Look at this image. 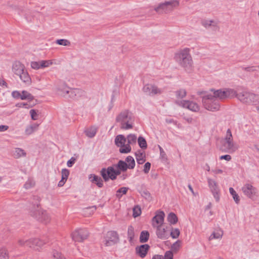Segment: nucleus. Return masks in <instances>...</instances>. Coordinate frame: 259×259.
Instances as JSON below:
<instances>
[{
  "instance_id": "obj_37",
  "label": "nucleus",
  "mask_w": 259,
  "mask_h": 259,
  "mask_svg": "<svg viewBox=\"0 0 259 259\" xmlns=\"http://www.w3.org/2000/svg\"><path fill=\"white\" fill-rule=\"evenodd\" d=\"M249 104H256L259 102V95L254 93H250L249 95Z\"/></svg>"
},
{
  "instance_id": "obj_23",
  "label": "nucleus",
  "mask_w": 259,
  "mask_h": 259,
  "mask_svg": "<svg viewBox=\"0 0 259 259\" xmlns=\"http://www.w3.org/2000/svg\"><path fill=\"white\" fill-rule=\"evenodd\" d=\"M203 25L205 28H211L214 31H218L220 29L218 23L213 20L205 21L203 23Z\"/></svg>"
},
{
  "instance_id": "obj_53",
  "label": "nucleus",
  "mask_w": 259,
  "mask_h": 259,
  "mask_svg": "<svg viewBox=\"0 0 259 259\" xmlns=\"http://www.w3.org/2000/svg\"><path fill=\"white\" fill-rule=\"evenodd\" d=\"M173 257L174 254L172 251L168 250L165 252L163 259H173Z\"/></svg>"
},
{
  "instance_id": "obj_18",
  "label": "nucleus",
  "mask_w": 259,
  "mask_h": 259,
  "mask_svg": "<svg viewBox=\"0 0 259 259\" xmlns=\"http://www.w3.org/2000/svg\"><path fill=\"white\" fill-rule=\"evenodd\" d=\"M208 183L214 198L217 201H219L220 199L219 194V190L217 183L214 180L210 179H208Z\"/></svg>"
},
{
  "instance_id": "obj_12",
  "label": "nucleus",
  "mask_w": 259,
  "mask_h": 259,
  "mask_svg": "<svg viewBox=\"0 0 259 259\" xmlns=\"http://www.w3.org/2000/svg\"><path fill=\"white\" fill-rule=\"evenodd\" d=\"M165 214L163 211H157L155 215L152 219L151 224L153 228L164 224Z\"/></svg>"
},
{
  "instance_id": "obj_55",
  "label": "nucleus",
  "mask_w": 259,
  "mask_h": 259,
  "mask_svg": "<svg viewBox=\"0 0 259 259\" xmlns=\"http://www.w3.org/2000/svg\"><path fill=\"white\" fill-rule=\"evenodd\" d=\"M53 256L55 259H65L64 256L61 253L56 251H54Z\"/></svg>"
},
{
  "instance_id": "obj_54",
  "label": "nucleus",
  "mask_w": 259,
  "mask_h": 259,
  "mask_svg": "<svg viewBox=\"0 0 259 259\" xmlns=\"http://www.w3.org/2000/svg\"><path fill=\"white\" fill-rule=\"evenodd\" d=\"M29 112L32 119L35 120L38 119V114L34 109H31Z\"/></svg>"
},
{
  "instance_id": "obj_34",
  "label": "nucleus",
  "mask_w": 259,
  "mask_h": 259,
  "mask_svg": "<svg viewBox=\"0 0 259 259\" xmlns=\"http://www.w3.org/2000/svg\"><path fill=\"white\" fill-rule=\"evenodd\" d=\"M135 236L134 228L133 226H130L127 230V238L130 243H133V239Z\"/></svg>"
},
{
  "instance_id": "obj_24",
  "label": "nucleus",
  "mask_w": 259,
  "mask_h": 259,
  "mask_svg": "<svg viewBox=\"0 0 259 259\" xmlns=\"http://www.w3.org/2000/svg\"><path fill=\"white\" fill-rule=\"evenodd\" d=\"M69 175V171L66 169L64 168L62 169L61 171V175H62V178L61 180L59 182L58 184V186L59 187H62L65 183H66L68 177Z\"/></svg>"
},
{
  "instance_id": "obj_5",
  "label": "nucleus",
  "mask_w": 259,
  "mask_h": 259,
  "mask_svg": "<svg viewBox=\"0 0 259 259\" xmlns=\"http://www.w3.org/2000/svg\"><path fill=\"white\" fill-rule=\"evenodd\" d=\"M210 92L207 95H211L214 100H223L228 98L234 97L236 95V92L232 89L214 90L211 89Z\"/></svg>"
},
{
  "instance_id": "obj_19",
  "label": "nucleus",
  "mask_w": 259,
  "mask_h": 259,
  "mask_svg": "<svg viewBox=\"0 0 259 259\" xmlns=\"http://www.w3.org/2000/svg\"><path fill=\"white\" fill-rule=\"evenodd\" d=\"M150 249V246L147 244H145L138 246L136 247V254L140 257L144 258L147 254Z\"/></svg>"
},
{
  "instance_id": "obj_6",
  "label": "nucleus",
  "mask_w": 259,
  "mask_h": 259,
  "mask_svg": "<svg viewBox=\"0 0 259 259\" xmlns=\"http://www.w3.org/2000/svg\"><path fill=\"white\" fill-rule=\"evenodd\" d=\"M116 121L120 124V128L128 130L133 128L131 114L128 110L121 111L116 117Z\"/></svg>"
},
{
  "instance_id": "obj_33",
  "label": "nucleus",
  "mask_w": 259,
  "mask_h": 259,
  "mask_svg": "<svg viewBox=\"0 0 259 259\" xmlns=\"http://www.w3.org/2000/svg\"><path fill=\"white\" fill-rule=\"evenodd\" d=\"M175 95L177 99H182L187 95V92L185 89H181L175 92Z\"/></svg>"
},
{
  "instance_id": "obj_39",
  "label": "nucleus",
  "mask_w": 259,
  "mask_h": 259,
  "mask_svg": "<svg viewBox=\"0 0 259 259\" xmlns=\"http://www.w3.org/2000/svg\"><path fill=\"white\" fill-rule=\"evenodd\" d=\"M0 259H9L8 250L4 247H0Z\"/></svg>"
},
{
  "instance_id": "obj_45",
  "label": "nucleus",
  "mask_w": 259,
  "mask_h": 259,
  "mask_svg": "<svg viewBox=\"0 0 259 259\" xmlns=\"http://www.w3.org/2000/svg\"><path fill=\"white\" fill-rule=\"evenodd\" d=\"M141 196L148 201L152 200V197L150 193L147 190L143 191L141 193Z\"/></svg>"
},
{
  "instance_id": "obj_49",
  "label": "nucleus",
  "mask_w": 259,
  "mask_h": 259,
  "mask_svg": "<svg viewBox=\"0 0 259 259\" xmlns=\"http://www.w3.org/2000/svg\"><path fill=\"white\" fill-rule=\"evenodd\" d=\"M35 185V182L32 179H28L24 184V188L28 189L32 188Z\"/></svg>"
},
{
  "instance_id": "obj_56",
  "label": "nucleus",
  "mask_w": 259,
  "mask_h": 259,
  "mask_svg": "<svg viewBox=\"0 0 259 259\" xmlns=\"http://www.w3.org/2000/svg\"><path fill=\"white\" fill-rule=\"evenodd\" d=\"M57 43L59 45L68 46L70 42L68 40L64 39H58Z\"/></svg>"
},
{
  "instance_id": "obj_50",
  "label": "nucleus",
  "mask_w": 259,
  "mask_h": 259,
  "mask_svg": "<svg viewBox=\"0 0 259 259\" xmlns=\"http://www.w3.org/2000/svg\"><path fill=\"white\" fill-rule=\"evenodd\" d=\"M40 61L37 62V61H32L31 62V67L33 69H39L40 68H41V67H40Z\"/></svg>"
},
{
  "instance_id": "obj_31",
  "label": "nucleus",
  "mask_w": 259,
  "mask_h": 259,
  "mask_svg": "<svg viewBox=\"0 0 259 259\" xmlns=\"http://www.w3.org/2000/svg\"><path fill=\"white\" fill-rule=\"evenodd\" d=\"M114 165L116 168L120 169L122 171H125L127 168H128V166L126 162L121 160L118 162L117 164H114Z\"/></svg>"
},
{
  "instance_id": "obj_43",
  "label": "nucleus",
  "mask_w": 259,
  "mask_h": 259,
  "mask_svg": "<svg viewBox=\"0 0 259 259\" xmlns=\"http://www.w3.org/2000/svg\"><path fill=\"white\" fill-rule=\"evenodd\" d=\"M229 192L231 195L232 196L234 201L235 202L238 204L239 203L240 201V199L238 195L237 194L236 191L234 190V189L233 188H229Z\"/></svg>"
},
{
  "instance_id": "obj_27",
  "label": "nucleus",
  "mask_w": 259,
  "mask_h": 259,
  "mask_svg": "<svg viewBox=\"0 0 259 259\" xmlns=\"http://www.w3.org/2000/svg\"><path fill=\"white\" fill-rule=\"evenodd\" d=\"M90 179H91V181L95 183L98 187L102 188L103 186V180L100 177L95 175H91Z\"/></svg>"
},
{
  "instance_id": "obj_10",
  "label": "nucleus",
  "mask_w": 259,
  "mask_h": 259,
  "mask_svg": "<svg viewBox=\"0 0 259 259\" xmlns=\"http://www.w3.org/2000/svg\"><path fill=\"white\" fill-rule=\"evenodd\" d=\"M224 140L225 142L224 146L228 151L235 152L238 149V146L233 141V136L230 129L227 130Z\"/></svg>"
},
{
  "instance_id": "obj_1",
  "label": "nucleus",
  "mask_w": 259,
  "mask_h": 259,
  "mask_svg": "<svg viewBox=\"0 0 259 259\" xmlns=\"http://www.w3.org/2000/svg\"><path fill=\"white\" fill-rule=\"evenodd\" d=\"M190 48L180 49L175 54L174 59L176 62L185 71L190 72L193 68V60Z\"/></svg>"
},
{
  "instance_id": "obj_64",
  "label": "nucleus",
  "mask_w": 259,
  "mask_h": 259,
  "mask_svg": "<svg viewBox=\"0 0 259 259\" xmlns=\"http://www.w3.org/2000/svg\"><path fill=\"white\" fill-rule=\"evenodd\" d=\"M152 259H163V256L161 255H155Z\"/></svg>"
},
{
  "instance_id": "obj_63",
  "label": "nucleus",
  "mask_w": 259,
  "mask_h": 259,
  "mask_svg": "<svg viewBox=\"0 0 259 259\" xmlns=\"http://www.w3.org/2000/svg\"><path fill=\"white\" fill-rule=\"evenodd\" d=\"M244 70H245L246 71L251 72V71H254L255 70V69L253 66H251V67H247L244 68Z\"/></svg>"
},
{
  "instance_id": "obj_26",
  "label": "nucleus",
  "mask_w": 259,
  "mask_h": 259,
  "mask_svg": "<svg viewBox=\"0 0 259 259\" xmlns=\"http://www.w3.org/2000/svg\"><path fill=\"white\" fill-rule=\"evenodd\" d=\"M32 243V238L29 239H24L23 238H19L18 240V244L21 247L27 246L31 248Z\"/></svg>"
},
{
  "instance_id": "obj_28",
  "label": "nucleus",
  "mask_w": 259,
  "mask_h": 259,
  "mask_svg": "<svg viewBox=\"0 0 259 259\" xmlns=\"http://www.w3.org/2000/svg\"><path fill=\"white\" fill-rule=\"evenodd\" d=\"M31 248L38 249L41 247L45 244V242L38 238H32Z\"/></svg>"
},
{
  "instance_id": "obj_8",
  "label": "nucleus",
  "mask_w": 259,
  "mask_h": 259,
  "mask_svg": "<svg viewBox=\"0 0 259 259\" xmlns=\"http://www.w3.org/2000/svg\"><path fill=\"white\" fill-rule=\"evenodd\" d=\"M202 103L205 108L211 111H217L220 110L219 101L212 98L211 95H206L202 98Z\"/></svg>"
},
{
  "instance_id": "obj_59",
  "label": "nucleus",
  "mask_w": 259,
  "mask_h": 259,
  "mask_svg": "<svg viewBox=\"0 0 259 259\" xmlns=\"http://www.w3.org/2000/svg\"><path fill=\"white\" fill-rule=\"evenodd\" d=\"M75 158L74 157H71L67 163V165L68 167H71L73 164L75 163Z\"/></svg>"
},
{
  "instance_id": "obj_9",
  "label": "nucleus",
  "mask_w": 259,
  "mask_h": 259,
  "mask_svg": "<svg viewBox=\"0 0 259 259\" xmlns=\"http://www.w3.org/2000/svg\"><path fill=\"white\" fill-rule=\"evenodd\" d=\"M176 104L193 112H197L200 110V106L197 103L190 100H176Z\"/></svg>"
},
{
  "instance_id": "obj_22",
  "label": "nucleus",
  "mask_w": 259,
  "mask_h": 259,
  "mask_svg": "<svg viewBox=\"0 0 259 259\" xmlns=\"http://www.w3.org/2000/svg\"><path fill=\"white\" fill-rule=\"evenodd\" d=\"M154 10L158 13H167L171 12L165 2L159 4L154 8Z\"/></svg>"
},
{
  "instance_id": "obj_42",
  "label": "nucleus",
  "mask_w": 259,
  "mask_h": 259,
  "mask_svg": "<svg viewBox=\"0 0 259 259\" xmlns=\"http://www.w3.org/2000/svg\"><path fill=\"white\" fill-rule=\"evenodd\" d=\"M21 100H32L33 99V96L28 93L27 91H23L21 93Z\"/></svg>"
},
{
  "instance_id": "obj_36",
  "label": "nucleus",
  "mask_w": 259,
  "mask_h": 259,
  "mask_svg": "<svg viewBox=\"0 0 259 259\" xmlns=\"http://www.w3.org/2000/svg\"><path fill=\"white\" fill-rule=\"evenodd\" d=\"M126 163L127 164L129 169H133L135 166V161L134 158L131 156H128L126 159Z\"/></svg>"
},
{
  "instance_id": "obj_29",
  "label": "nucleus",
  "mask_w": 259,
  "mask_h": 259,
  "mask_svg": "<svg viewBox=\"0 0 259 259\" xmlns=\"http://www.w3.org/2000/svg\"><path fill=\"white\" fill-rule=\"evenodd\" d=\"M165 2L170 11L178 7L180 5L179 0H167Z\"/></svg>"
},
{
  "instance_id": "obj_14",
  "label": "nucleus",
  "mask_w": 259,
  "mask_h": 259,
  "mask_svg": "<svg viewBox=\"0 0 259 259\" xmlns=\"http://www.w3.org/2000/svg\"><path fill=\"white\" fill-rule=\"evenodd\" d=\"M143 90L144 93L151 96L160 95L162 93V90L161 89L152 84H146Z\"/></svg>"
},
{
  "instance_id": "obj_51",
  "label": "nucleus",
  "mask_w": 259,
  "mask_h": 259,
  "mask_svg": "<svg viewBox=\"0 0 259 259\" xmlns=\"http://www.w3.org/2000/svg\"><path fill=\"white\" fill-rule=\"evenodd\" d=\"M40 63V67H41V68L49 67L53 63L51 60H41Z\"/></svg>"
},
{
  "instance_id": "obj_32",
  "label": "nucleus",
  "mask_w": 259,
  "mask_h": 259,
  "mask_svg": "<svg viewBox=\"0 0 259 259\" xmlns=\"http://www.w3.org/2000/svg\"><path fill=\"white\" fill-rule=\"evenodd\" d=\"M149 233L147 231H143L140 235V241L141 243H145L148 241L149 238Z\"/></svg>"
},
{
  "instance_id": "obj_38",
  "label": "nucleus",
  "mask_w": 259,
  "mask_h": 259,
  "mask_svg": "<svg viewBox=\"0 0 259 259\" xmlns=\"http://www.w3.org/2000/svg\"><path fill=\"white\" fill-rule=\"evenodd\" d=\"M128 190V188H127V187L120 188V189L117 190V191H116V197L120 199L122 197V195L126 194Z\"/></svg>"
},
{
  "instance_id": "obj_11",
  "label": "nucleus",
  "mask_w": 259,
  "mask_h": 259,
  "mask_svg": "<svg viewBox=\"0 0 259 259\" xmlns=\"http://www.w3.org/2000/svg\"><path fill=\"white\" fill-rule=\"evenodd\" d=\"M88 235L89 233L85 229H78L72 233L71 237L75 242H82L88 238Z\"/></svg>"
},
{
  "instance_id": "obj_21",
  "label": "nucleus",
  "mask_w": 259,
  "mask_h": 259,
  "mask_svg": "<svg viewBox=\"0 0 259 259\" xmlns=\"http://www.w3.org/2000/svg\"><path fill=\"white\" fill-rule=\"evenodd\" d=\"M250 95V92H243L240 93L239 94H237L234 97H236L238 100H239L241 102L245 104H249V95Z\"/></svg>"
},
{
  "instance_id": "obj_58",
  "label": "nucleus",
  "mask_w": 259,
  "mask_h": 259,
  "mask_svg": "<svg viewBox=\"0 0 259 259\" xmlns=\"http://www.w3.org/2000/svg\"><path fill=\"white\" fill-rule=\"evenodd\" d=\"M12 96L14 98H16V99L20 98L21 99V93H20L19 91H15L12 93Z\"/></svg>"
},
{
  "instance_id": "obj_57",
  "label": "nucleus",
  "mask_w": 259,
  "mask_h": 259,
  "mask_svg": "<svg viewBox=\"0 0 259 259\" xmlns=\"http://www.w3.org/2000/svg\"><path fill=\"white\" fill-rule=\"evenodd\" d=\"M150 167L151 163L150 162H147L146 163H145L143 169L144 173L148 174L150 169Z\"/></svg>"
},
{
  "instance_id": "obj_17",
  "label": "nucleus",
  "mask_w": 259,
  "mask_h": 259,
  "mask_svg": "<svg viewBox=\"0 0 259 259\" xmlns=\"http://www.w3.org/2000/svg\"><path fill=\"white\" fill-rule=\"evenodd\" d=\"M157 237L161 239H166L168 238L169 233L167 230V226L164 224L155 228Z\"/></svg>"
},
{
  "instance_id": "obj_46",
  "label": "nucleus",
  "mask_w": 259,
  "mask_h": 259,
  "mask_svg": "<svg viewBox=\"0 0 259 259\" xmlns=\"http://www.w3.org/2000/svg\"><path fill=\"white\" fill-rule=\"evenodd\" d=\"M180 231L178 228H172L170 233V236L173 239H177L180 236Z\"/></svg>"
},
{
  "instance_id": "obj_16",
  "label": "nucleus",
  "mask_w": 259,
  "mask_h": 259,
  "mask_svg": "<svg viewBox=\"0 0 259 259\" xmlns=\"http://www.w3.org/2000/svg\"><path fill=\"white\" fill-rule=\"evenodd\" d=\"M244 194L249 198H252L256 195V189L252 185L247 183L242 187Z\"/></svg>"
},
{
  "instance_id": "obj_3",
  "label": "nucleus",
  "mask_w": 259,
  "mask_h": 259,
  "mask_svg": "<svg viewBox=\"0 0 259 259\" xmlns=\"http://www.w3.org/2000/svg\"><path fill=\"white\" fill-rule=\"evenodd\" d=\"M137 140V137L134 134H130L126 138L122 135H119L115 139V144L120 147L119 151L121 153H128L131 151V145H135Z\"/></svg>"
},
{
  "instance_id": "obj_7",
  "label": "nucleus",
  "mask_w": 259,
  "mask_h": 259,
  "mask_svg": "<svg viewBox=\"0 0 259 259\" xmlns=\"http://www.w3.org/2000/svg\"><path fill=\"white\" fill-rule=\"evenodd\" d=\"M121 171L120 169L116 168L113 165L108 167L107 168H103L100 171V174L104 180L107 182L109 179L115 180L117 176L121 174Z\"/></svg>"
},
{
  "instance_id": "obj_13",
  "label": "nucleus",
  "mask_w": 259,
  "mask_h": 259,
  "mask_svg": "<svg viewBox=\"0 0 259 259\" xmlns=\"http://www.w3.org/2000/svg\"><path fill=\"white\" fill-rule=\"evenodd\" d=\"M119 240V237L117 233L114 231L108 232L105 238L104 244L107 246H111Z\"/></svg>"
},
{
  "instance_id": "obj_2",
  "label": "nucleus",
  "mask_w": 259,
  "mask_h": 259,
  "mask_svg": "<svg viewBox=\"0 0 259 259\" xmlns=\"http://www.w3.org/2000/svg\"><path fill=\"white\" fill-rule=\"evenodd\" d=\"M33 199L34 201L32 202V206L29 211L30 215L44 224L49 223L51 221V217L46 210L41 208L39 203L40 197L34 196Z\"/></svg>"
},
{
  "instance_id": "obj_61",
  "label": "nucleus",
  "mask_w": 259,
  "mask_h": 259,
  "mask_svg": "<svg viewBox=\"0 0 259 259\" xmlns=\"http://www.w3.org/2000/svg\"><path fill=\"white\" fill-rule=\"evenodd\" d=\"M220 159H225L227 161H230L231 159V156L230 155H222L220 157Z\"/></svg>"
},
{
  "instance_id": "obj_4",
  "label": "nucleus",
  "mask_w": 259,
  "mask_h": 259,
  "mask_svg": "<svg viewBox=\"0 0 259 259\" xmlns=\"http://www.w3.org/2000/svg\"><path fill=\"white\" fill-rule=\"evenodd\" d=\"M12 70L13 72L19 76L24 83L27 85L31 84V77L25 69V66L21 62L18 61H15L12 64Z\"/></svg>"
},
{
  "instance_id": "obj_62",
  "label": "nucleus",
  "mask_w": 259,
  "mask_h": 259,
  "mask_svg": "<svg viewBox=\"0 0 259 259\" xmlns=\"http://www.w3.org/2000/svg\"><path fill=\"white\" fill-rule=\"evenodd\" d=\"M9 126L8 125H0V132H5L8 130Z\"/></svg>"
},
{
  "instance_id": "obj_35",
  "label": "nucleus",
  "mask_w": 259,
  "mask_h": 259,
  "mask_svg": "<svg viewBox=\"0 0 259 259\" xmlns=\"http://www.w3.org/2000/svg\"><path fill=\"white\" fill-rule=\"evenodd\" d=\"M167 221L171 225H175L178 222V218L173 212H170L167 216Z\"/></svg>"
},
{
  "instance_id": "obj_47",
  "label": "nucleus",
  "mask_w": 259,
  "mask_h": 259,
  "mask_svg": "<svg viewBox=\"0 0 259 259\" xmlns=\"http://www.w3.org/2000/svg\"><path fill=\"white\" fill-rule=\"evenodd\" d=\"M133 216L134 218L139 217L141 214V209L139 205L135 206L133 209Z\"/></svg>"
},
{
  "instance_id": "obj_52",
  "label": "nucleus",
  "mask_w": 259,
  "mask_h": 259,
  "mask_svg": "<svg viewBox=\"0 0 259 259\" xmlns=\"http://www.w3.org/2000/svg\"><path fill=\"white\" fill-rule=\"evenodd\" d=\"M181 241L180 240H178L172 245L171 249L173 251H177L179 249Z\"/></svg>"
},
{
  "instance_id": "obj_30",
  "label": "nucleus",
  "mask_w": 259,
  "mask_h": 259,
  "mask_svg": "<svg viewBox=\"0 0 259 259\" xmlns=\"http://www.w3.org/2000/svg\"><path fill=\"white\" fill-rule=\"evenodd\" d=\"M39 126L38 124L34 123L27 126L25 131V133L27 135H30L32 134L34 131H36Z\"/></svg>"
},
{
  "instance_id": "obj_25",
  "label": "nucleus",
  "mask_w": 259,
  "mask_h": 259,
  "mask_svg": "<svg viewBox=\"0 0 259 259\" xmlns=\"http://www.w3.org/2000/svg\"><path fill=\"white\" fill-rule=\"evenodd\" d=\"M26 153L25 151L20 148H15L13 153V156L15 158L18 159L22 157H25Z\"/></svg>"
},
{
  "instance_id": "obj_60",
  "label": "nucleus",
  "mask_w": 259,
  "mask_h": 259,
  "mask_svg": "<svg viewBox=\"0 0 259 259\" xmlns=\"http://www.w3.org/2000/svg\"><path fill=\"white\" fill-rule=\"evenodd\" d=\"M159 148L160 150V156L162 157V159L164 160L166 159V154L164 151L163 149L160 146H159Z\"/></svg>"
},
{
  "instance_id": "obj_40",
  "label": "nucleus",
  "mask_w": 259,
  "mask_h": 259,
  "mask_svg": "<svg viewBox=\"0 0 259 259\" xmlns=\"http://www.w3.org/2000/svg\"><path fill=\"white\" fill-rule=\"evenodd\" d=\"M97 133V128L94 127H92L89 129H88L85 131L86 135L89 138L94 137Z\"/></svg>"
},
{
  "instance_id": "obj_15",
  "label": "nucleus",
  "mask_w": 259,
  "mask_h": 259,
  "mask_svg": "<svg viewBox=\"0 0 259 259\" xmlns=\"http://www.w3.org/2000/svg\"><path fill=\"white\" fill-rule=\"evenodd\" d=\"M71 88L66 83L60 81L57 87L58 94L65 98H68Z\"/></svg>"
},
{
  "instance_id": "obj_44",
  "label": "nucleus",
  "mask_w": 259,
  "mask_h": 259,
  "mask_svg": "<svg viewBox=\"0 0 259 259\" xmlns=\"http://www.w3.org/2000/svg\"><path fill=\"white\" fill-rule=\"evenodd\" d=\"M223 235V233L222 231H219L217 232H213V233L209 236V240L221 238Z\"/></svg>"
},
{
  "instance_id": "obj_41",
  "label": "nucleus",
  "mask_w": 259,
  "mask_h": 259,
  "mask_svg": "<svg viewBox=\"0 0 259 259\" xmlns=\"http://www.w3.org/2000/svg\"><path fill=\"white\" fill-rule=\"evenodd\" d=\"M138 142L140 148L144 149L147 148V144L146 141L143 137L140 136L138 138Z\"/></svg>"
},
{
  "instance_id": "obj_48",
  "label": "nucleus",
  "mask_w": 259,
  "mask_h": 259,
  "mask_svg": "<svg viewBox=\"0 0 259 259\" xmlns=\"http://www.w3.org/2000/svg\"><path fill=\"white\" fill-rule=\"evenodd\" d=\"M136 160L138 164H142L145 161L144 156L142 153L136 154Z\"/></svg>"
},
{
  "instance_id": "obj_20",
  "label": "nucleus",
  "mask_w": 259,
  "mask_h": 259,
  "mask_svg": "<svg viewBox=\"0 0 259 259\" xmlns=\"http://www.w3.org/2000/svg\"><path fill=\"white\" fill-rule=\"evenodd\" d=\"M85 92L80 89L71 88L70 94L69 95V98L71 99H78L85 96Z\"/></svg>"
}]
</instances>
